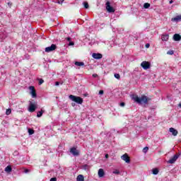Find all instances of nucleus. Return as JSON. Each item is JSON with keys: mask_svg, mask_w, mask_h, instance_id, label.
Returning a JSON list of instances; mask_svg holds the SVG:
<instances>
[{"mask_svg": "<svg viewBox=\"0 0 181 181\" xmlns=\"http://www.w3.org/2000/svg\"><path fill=\"white\" fill-rule=\"evenodd\" d=\"M133 99L136 103H138V104H141V103L146 104L149 100L146 95H142L141 98L138 97V95H136L133 98Z\"/></svg>", "mask_w": 181, "mask_h": 181, "instance_id": "f257e3e1", "label": "nucleus"}, {"mask_svg": "<svg viewBox=\"0 0 181 181\" xmlns=\"http://www.w3.org/2000/svg\"><path fill=\"white\" fill-rule=\"evenodd\" d=\"M37 108V103L35 100H31L29 101V107L28 111L29 112H35L36 109Z\"/></svg>", "mask_w": 181, "mask_h": 181, "instance_id": "f03ea898", "label": "nucleus"}, {"mask_svg": "<svg viewBox=\"0 0 181 181\" xmlns=\"http://www.w3.org/2000/svg\"><path fill=\"white\" fill-rule=\"evenodd\" d=\"M69 100L74 101V103H76V104H83V98L80 96H76L74 95H69Z\"/></svg>", "mask_w": 181, "mask_h": 181, "instance_id": "7ed1b4c3", "label": "nucleus"}, {"mask_svg": "<svg viewBox=\"0 0 181 181\" xmlns=\"http://www.w3.org/2000/svg\"><path fill=\"white\" fill-rule=\"evenodd\" d=\"M106 11H107L109 13H114V12H115V9H114V7L111 6L110 1L106 2Z\"/></svg>", "mask_w": 181, "mask_h": 181, "instance_id": "20e7f679", "label": "nucleus"}, {"mask_svg": "<svg viewBox=\"0 0 181 181\" xmlns=\"http://www.w3.org/2000/svg\"><path fill=\"white\" fill-rule=\"evenodd\" d=\"M181 153H176L175 155L172 157L169 161H167V163L173 164L176 160H177V158L180 156Z\"/></svg>", "mask_w": 181, "mask_h": 181, "instance_id": "39448f33", "label": "nucleus"}, {"mask_svg": "<svg viewBox=\"0 0 181 181\" xmlns=\"http://www.w3.org/2000/svg\"><path fill=\"white\" fill-rule=\"evenodd\" d=\"M141 66L144 70H148V69H151V63L149 62L144 61L141 63Z\"/></svg>", "mask_w": 181, "mask_h": 181, "instance_id": "423d86ee", "label": "nucleus"}, {"mask_svg": "<svg viewBox=\"0 0 181 181\" xmlns=\"http://www.w3.org/2000/svg\"><path fill=\"white\" fill-rule=\"evenodd\" d=\"M29 90H30V94L32 95V98H37V94L36 93V89H35V86H29Z\"/></svg>", "mask_w": 181, "mask_h": 181, "instance_id": "0eeeda50", "label": "nucleus"}, {"mask_svg": "<svg viewBox=\"0 0 181 181\" xmlns=\"http://www.w3.org/2000/svg\"><path fill=\"white\" fill-rule=\"evenodd\" d=\"M64 42L68 46H74V41H73V39L70 37H66Z\"/></svg>", "mask_w": 181, "mask_h": 181, "instance_id": "6e6552de", "label": "nucleus"}, {"mask_svg": "<svg viewBox=\"0 0 181 181\" xmlns=\"http://www.w3.org/2000/svg\"><path fill=\"white\" fill-rule=\"evenodd\" d=\"M69 152L74 155V156H78L80 155V153L78 152V150L76 147H72L70 148Z\"/></svg>", "mask_w": 181, "mask_h": 181, "instance_id": "1a4fd4ad", "label": "nucleus"}, {"mask_svg": "<svg viewBox=\"0 0 181 181\" xmlns=\"http://www.w3.org/2000/svg\"><path fill=\"white\" fill-rule=\"evenodd\" d=\"M121 159H122V160H124L126 163H129V162H131V160L129 159V156H128L127 153H124L123 156H122Z\"/></svg>", "mask_w": 181, "mask_h": 181, "instance_id": "9d476101", "label": "nucleus"}, {"mask_svg": "<svg viewBox=\"0 0 181 181\" xmlns=\"http://www.w3.org/2000/svg\"><path fill=\"white\" fill-rule=\"evenodd\" d=\"M57 49V46H50L45 48V52L47 53H49V52H53L54 50H56Z\"/></svg>", "mask_w": 181, "mask_h": 181, "instance_id": "9b49d317", "label": "nucleus"}, {"mask_svg": "<svg viewBox=\"0 0 181 181\" xmlns=\"http://www.w3.org/2000/svg\"><path fill=\"white\" fill-rule=\"evenodd\" d=\"M92 57H93V59H95L96 60H100V59H103V54L100 53H93L92 54Z\"/></svg>", "mask_w": 181, "mask_h": 181, "instance_id": "f8f14e48", "label": "nucleus"}, {"mask_svg": "<svg viewBox=\"0 0 181 181\" xmlns=\"http://www.w3.org/2000/svg\"><path fill=\"white\" fill-rule=\"evenodd\" d=\"M173 40L175 42H180L181 40V35L178 33H175L173 37Z\"/></svg>", "mask_w": 181, "mask_h": 181, "instance_id": "ddd939ff", "label": "nucleus"}, {"mask_svg": "<svg viewBox=\"0 0 181 181\" xmlns=\"http://www.w3.org/2000/svg\"><path fill=\"white\" fill-rule=\"evenodd\" d=\"M98 175L99 177H104V175H105V173L104 172L103 169L100 168L98 170Z\"/></svg>", "mask_w": 181, "mask_h": 181, "instance_id": "4468645a", "label": "nucleus"}, {"mask_svg": "<svg viewBox=\"0 0 181 181\" xmlns=\"http://www.w3.org/2000/svg\"><path fill=\"white\" fill-rule=\"evenodd\" d=\"M181 21V15L177 16L175 18H171L172 22H180Z\"/></svg>", "mask_w": 181, "mask_h": 181, "instance_id": "2eb2a0df", "label": "nucleus"}, {"mask_svg": "<svg viewBox=\"0 0 181 181\" xmlns=\"http://www.w3.org/2000/svg\"><path fill=\"white\" fill-rule=\"evenodd\" d=\"M170 132H171L174 136H176L177 135V134H178L177 130H176L173 127H170Z\"/></svg>", "mask_w": 181, "mask_h": 181, "instance_id": "dca6fc26", "label": "nucleus"}, {"mask_svg": "<svg viewBox=\"0 0 181 181\" xmlns=\"http://www.w3.org/2000/svg\"><path fill=\"white\" fill-rule=\"evenodd\" d=\"M161 40L163 42H168V40H169V35H168V34L163 35L161 37Z\"/></svg>", "mask_w": 181, "mask_h": 181, "instance_id": "f3484780", "label": "nucleus"}, {"mask_svg": "<svg viewBox=\"0 0 181 181\" xmlns=\"http://www.w3.org/2000/svg\"><path fill=\"white\" fill-rule=\"evenodd\" d=\"M5 172H7V173H11V172H12V167L11 165L6 167Z\"/></svg>", "mask_w": 181, "mask_h": 181, "instance_id": "a211bd4d", "label": "nucleus"}, {"mask_svg": "<svg viewBox=\"0 0 181 181\" xmlns=\"http://www.w3.org/2000/svg\"><path fill=\"white\" fill-rule=\"evenodd\" d=\"M76 181H84V176L83 175H79L76 177Z\"/></svg>", "mask_w": 181, "mask_h": 181, "instance_id": "6ab92c4d", "label": "nucleus"}, {"mask_svg": "<svg viewBox=\"0 0 181 181\" xmlns=\"http://www.w3.org/2000/svg\"><path fill=\"white\" fill-rule=\"evenodd\" d=\"M43 112H45V111H43V110H41V111L38 112L37 113V118H40V117H42V115H43Z\"/></svg>", "mask_w": 181, "mask_h": 181, "instance_id": "aec40b11", "label": "nucleus"}, {"mask_svg": "<svg viewBox=\"0 0 181 181\" xmlns=\"http://www.w3.org/2000/svg\"><path fill=\"white\" fill-rule=\"evenodd\" d=\"M75 66H84V62H75Z\"/></svg>", "mask_w": 181, "mask_h": 181, "instance_id": "412c9836", "label": "nucleus"}, {"mask_svg": "<svg viewBox=\"0 0 181 181\" xmlns=\"http://www.w3.org/2000/svg\"><path fill=\"white\" fill-rule=\"evenodd\" d=\"M83 5L84 6V8H86V9H88V8H90V6L88 5V2H83Z\"/></svg>", "mask_w": 181, "mask_h": 181, "instance_id": "4be33fe9", "label": "nucleus"}, {"mask_svg": "<svg viewBox=\"0 0 181 181\" xmlns=\"http://www.w3.org/2000/svg\"><path fill=\"white\" fill-rule=\"evenodd\" d=\"M150 6H151V4H150L149 3H145V4H144V8L145 9H148Z\"/></svg>", "mask_w": 181, "mask_h": 181, "instance_id": "5701e85b", "label": "nucleus"}, {"mask_svg": "<svg viewBox=\"0 0 181 181\" xmlns=\"http://www.w3.org/2000/svg\"><path fill=\"white\" fill-rule=\"evenodd\" d=\"M159 173V170L158 168H154L153 170V175H158Z\"/></svg>", "mask_w": 181, "mask_h": 181, "instance_id": "b1692460", "label": "nucleus"}, {"mask_svg": "<svg viewBox=\"0 0 181 181\" xmlns=\"http://www.w3.org/2000/svg\"><path fill=\"white\" fill-rule=\"evenodd\" d=\"M28 134H29V135H33L35 134V130H33L32 129H29Z\"/></svg>", "mask_w": 181, "mask_h": 181, "instance_id": "393cba45", "label": "nucleus"}, {"mask_svg": "<svg viewBox=\"0 0 181 181\" xmlns=\"http://www.w3.org/2000/svg\"><path fill=\"white\" fill-rule=\"evenodd\" d=\"M175 54L174 50H169L168 52H167V54H169L170 56H173V54Z\"/></svg>", "mask_w": 181, "mask_h": 181, "instance_id": "a878e982", "label": "nucleus"}, {"mask_svg": "<svg viewBox=\"0 0 181 181\" xmlns=\"http://www.w3.org/2000/svg\"><path fill=\"white\" fill-rule=\"evenodd\" d=\"M12 112V110L11 109H7L6 111V115H9Z\"/></svg>", "mask_w": 181, "mask_h": 181, "instance_id": "bb28decb", "label": "nucleus"}, {"mask_svg": "<svg viewBox=\"0 0 181 181\" xmlns=\"http://www.w3.org/2000/svg\"><path fill=\"white\" fill-rule=\"evenodd\" d=\"M115 78H117V80H119L121 78V76H119V74H115Z\"/></svg>", "mask_w": 181, "mask_h": 181, "instance_id": "cd10ccee", "label": "nucleus"}, {"mask_svg": "<svg viewBox=\"0 0 181 181\" xmlns=\"http://www.w3.org/2000/svg\"><path fill=\"white\" fill-rule=\"evenodd\" d=\"M39 80V86H42L43 83H45V80L42 78L38 79Z\"/></svg>", "mask_w": 181, "mask_h": 181, "instance_id": "c85d7f7f", "label": "nucleus"}, {"mask_svg": "<svg viewBox=\"0 0 181 181\" xmlns=\"http://www.w3.org/2000/svg\"><path fill=\"white\" fill-rule=\"evenodd\" d=\"M148 150H149V148H148V147H145V148L143 149V152H144V153H146Z\"/></svg>", "mask_w": 181, "mask_h": 181, "instance_id": "c756f323", "label": "nucleus"}, {"mask_svg": "<svg viewBox=\"0 0 181 181\" xmlns=\"http://www.w3.org/2000/svg\"><path fill=\"white\" fill-rule=\"evenodd\" d=\"M113 173L115 175H119V170H115V171H113Z\"/></svg>", "mask_w": 181, "mask_h": 181, "instance_id": "7c9ffc66", "label": "nucleus"}, {"mask_svg": "<svg viewBox=\"0 0 181 181\" xmlns=\"http://www.w3.org/2000/svg\"><path fill=\"white\" fill-rule=\"evenodd\" d=\"M120 107H125V103L124 102L120 103Z\"/></svg>", "mask_w": 181, "mask_h": 181, "instance_id": "2f4dec72", "label": "nucleus"}, {"mask_svg": "<svg viewBox=\"0 0 181 181\" xmlns=\"http://www.w3.org/2000/svg\"><path fill=\"white\" fill-rule=\"evenodd\" d=\"M49 181H57V178H56V177H52V178L50 179Z\"/></svg>", "mask_w": 181, "mask_h": 181, "instance_id": "473e14b6", "label": "nucleus"}, {"mask_svg": "<svg viewBox=\"0 0 181 181\" xmlns=\"http://www.w3.org/2000/svg\"><path fill=\"white\" fill-rule=\"evenodd\" d=\"M99 94H100V95H103V94H104V90H100L99 91Z\"/></svg>", "mask_w": 181, "mask_h": 181, "instance_id": "72a5a7b5", "label": "nucleus"}, {"mask_svg": "<svg viewBox=\"0 0 181 181\" xmlns=\"http://www.w3.org/2000/svg\"><path fill=\"white\" fill-rule=\"evenodd\" d=\"M24 173H29V170L28 169H25L24 170Z\"/></svg>", "mask_w": 181, "mask_h": 181, "instance_id": "f704fd0d", "label": "nucleus"}, {"mask_svg": "<svg viewBox=\"0 0 181 181\" xmlns=\"http://www.w3.org/2000/svg\"><path fill=\"white\" fill-rule=\"evenodd\" d=\"M63 2H64V0H59L58 1V4H63Z\"/></svg>", "mask_w": 181, "mask_h": 181, "instance_id": "c9c22d12", "label": "nucleus"}, {"mask_svg": "<svg viewBox=\"0 0 181 181\" xmlns=\"http://www.w3.org/2000/svg\"><path fill=\"white\" fill-rule=\"evenodd\" d=\"M59 85H60V82L59 81L55 82V86H59Z\"/></svg>", "mask_w": 181, "mask_h": 181, "instance_id": "e433bc0d", "label": "nucleus"}, {"mask_svg": "<svg viewBox=\"0 0 181 181\" xmlns=\"http://www.w3.org/2000/svg\"><path fill=\"white\" fill-rule=\"evenodd\" d=\"M93 77H94V78L98 77V74H93Z\"/></svg>", "mask_w": 181, "mask_h": 181, "instance_id": "4c0bfd02", "label": "nucleus"}, {"mask_svg": "<svg viewBox=\"0 0 181 181\" xmlns=\"http://www.w3.org/2000/svg\"><path fill=\"white\" fill-rule=\"evenodd\" d=\"M8 6L11 8V7L12 6V3L8 2Z\"/></svg>", "mask_w": 181, "mask_h": 181, "instance_id": "58836bf2", "label": "nucleus"}, {"mask_svg": "<svg viewBox=\"0 0 181 181\" xmlns=\"http://www.w3.org/2000/svg\"><path fill=\"white\" fill-rule=\"evenodd\" d=\"M71 105H72V107H76V103H71Z\"/></svg>", "mask_w": 181, "mask_h": 181, "instance_id": "ea45409f", "label": "nucleus"}, {"mask_svg": "<svg viewBox=\"0 0 181 181\" xmlns=\"http://www.w3.org/2000/svg\"><path fill=\"white\" fill-rule=\"evenodd\" d=\"M145 46H151V44L146 43V44L145 45Z\"/></svg>", "mask_w": 181, "mask_h": 181, "instance_id": "a19ab883", "label": "nucleus"}, {"mask_svg": "<svg viewBox=\"0 0 181 181\" xmlns=\"http://www.w3.org/2000/svg\"><path fill=\"white\" fill-rule=\"evenodd\" d=\"M170 4H173V0L170 1Z\"/></svg>", "mask_w": 181, "mask_h": 181, "instance_id": "79ce46f5", "label": "nucleus"}, {"mask_svg": "<svg viewBox=\"0 0 181 181\" xmlns=\"http://www.w3.org/2000/svg\"><path fill=\"white\" fill-rule=\"evenodd\" d=\"M105 158H108V154H106V155H105Z\"/></svg>", "mask_w": 181, "mask_h": 181, "instance_id": "37998d69", "label": "nucleus"}, {"mask_svg": "<svg viewBox=\"0 0 181 181\" xmlns=\"http://www.w3.org/2000/svg\"><path fill=\"white\" fill-rule=\"evenodd\" d=\"M178 106L181 108V103H179Z\"/></svg>", "mask_w": 181, "mask_h": 181, "instance_id": "c03bdc74", "label": "nucleus"}, {"mask_svg": "<svg viewBox=\"0 0 181 181\" xmlns=\"http://www.w3.org/2000/svg\"><path fill=\"white\" fill-rule=\"evenodd\" d=\"M146 49H149V46H146Z\"/></svg>", "mask_w": 181, "mask_h": 181, "instance_id": "a18cd8bd", "label": "nucleus"}, {"mask_svg": "<svg viewBox=\"0 0 181 181\" xmlns=\"http://www.w3.org/2000/svg\"><path fill=\"white\" fill-rule=\"evenodd\" d=\"M51 46H56V45H54V44H52V45H51Z\"/></svg>", "mask_w": 181, "mask_h": 181, "instance_id": "49530a36", "label": "nucleus"}, {"mask_svg": "<svg viewBox=\"0 0 181 181\" xmlns=\"http://www.w3.org/2000/svg\"><path fill=\"white\" fill-rule=\"evenodd\" d=\"M84 166H85V168H87V165H85Z\"/></svg>", "mask_w": 181, "mask_h": 181, "instance_id": "de8ad7c7", "label": "nucleus"}]
</instances>
